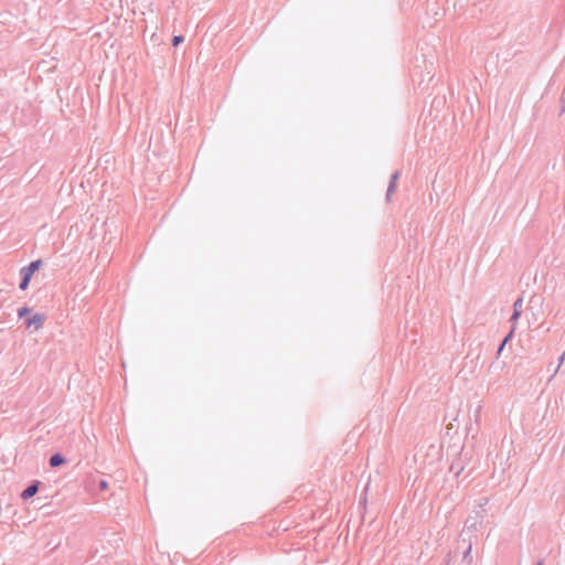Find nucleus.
Here are the masks:
<instances>
[{"mask_svg":"<svg viewBox=\"0 0 565 565\" xmlns=\"http://www.w3.org/2000/svg\"><path fill=\"white\" fill-rule=\"evenodd\" d=\"M487 504L488 499H483L482 502H479L475 507L472 513L467 518L465 522V526L468 531L477 532L481 529L487 515Z\"/></svg>","mask_w":565,"mask_h":565,"instance_id":"nucleus-1","label":"nucleus"},{"mask_svg":"<svg viewBox=\"0 0 565 565\" xmlns=\"http://www.w3.org/2000/svg\"><path fill=\"white\" fill-rule=\"evenodd\" d=\"M42 266V260L36 259L31 262L28 266H24L20 270L21 281L19 288L25 290L29 287L30 280L33 274Z\"/></svg>","mask_w":565,"mask_h":565,"instance_id":"nucleus-2","label":"nucleus"},{"mask_svg":"<svg viewBox=\"0 0 565 565\" xmlns=\"http://www.w3.org/2000/svg\"><path fill=\"white\" fill-rule=\"evenodd\" d=\"M44 319H45L44 315L35 313L33 317L25 319L24 324L26 328H30L33 326L35 328V330H39L40 328H42Z\"/></svg>","mask_w":565,"mask_h":565,"instance_id":"nucleus-3","label":"nucleus"},{"mask_svg":"<svg viewBox=\"0 0 565 565\" xmlns=\"http://www.w3.org/2000/svg\"><path fill=\"white\" fill-rule=\"evenodd\" d=\"M39 487H40V481L35 480L33 481L32 483H30L21 493V498L23 500H29L31 499L32 497H34L36 494V492L39 491Z\"/></svg>","mask_w":565,"mask_h":565,"instance_id":"nucleus-4","label":"nucleus"},{"mask_svg":"<svg viewBox=\"0 0 565 565\" xmlns=\"http://www.w3.org/2000/svg\"><path fill=\"white\" fill-rule=\"evenodd\" d=\"M399 175H401L399 171H395L391 175V180H390L387 191H386V201H391V196L393 195V193L396 190V184H397V180H398Z\"/></svg>","mask_w":565,"mask_h":565,"instance_id":"nucleus-5","label":"nucleus"},{"mask_svg":"<svg viewBox=\"0 0 565 565\" xmlns=\"http://www.w3.org/2000/svg\"><path fill=\"white\" fill-rule=\"evenodd\" d=\"M49 462L52 468H56L65 462V458L61 454L57 452V454H54L51 456Z\"/></svg>","mask_w":565,"mask_h":565,"instance_id":"nucleus-6","label":"nucleus"},{"mask_svg":"<svg viewBox=\"0 0 565 565\" xmlns=\"http://www.w3.org/2000/svg\"><path fill=\"white\" fill-rule=\"evenodd\" d=\"M515 331V327L513 326L512 329L510 330V332L504 337V339L502 340L501 344L499 345L498 348V351H497V355L499 356L502 351L504 350V347L505 344L511 341V339L513 338V333Z\"/></svg>","mask_w":565,"mask_h":565,"instance_id":"nucleus-7","label":"nucleus"},{"mask_svg":"<svg viewBox=\"0 0 565 565\" xmlns=\"http://www.w3.org/2000/svg\"><path fill=\"white\" fill-rule=\"evenodd\" d=\"M462 470H463V467L460 463L454 462L450 466V471L454 472L456 477H458Z\"/></svg>","mask_w":565,"mask_h":565,"instance_id":"nucleus-8","label":"nucleus"},{"mask_svg":"<svg viewBox=\"0 0 565 565\" xmlns=\"http://www.w3.org/2000/svg\"><path fill=\"white\" fill-rule=\"evenodd\" d=\"M523 298L519 297L513 303V311L522 313Z\"/></svg>","mask_w":565,"mask_h":565,"instance_id":"nucleus-9","label":"nucleus"},{"mask_svg":"<svg viewBox=\"0 0 565 565\" xmlns=\"http://www.w3.org/2000/svg\"><path fill=\"white\" fill-rule=\"evenodd\" d=\"M30 313V309L28 307H22L18 310V317L19 318H23L25 317L26 315Z\"/></svg>","mask_w":565,"mask_h":565,"instance_id":"nucleus-10","label":"nucleus"},{"mask_svg":"<svg viewBox=\"0 0 565 565\" xmlns=\"http://www.w3.org/2000/svg\"><path fill=\"white\" fill-rule=\"evenodd\" d=\"M184 38L182 35H174L172 38V45L178 46L180 43H182Z\"/></svg>","mask_w":565,"mask_h":565,"instance_id":"nucleus-11","label":"nucleus"},{"mask_svg":"<svg viewBox=\"0 0 565 565\" xmlns=\"http://www.w3.org/2000/svg\"><path fill=\"white\" fill-rule=\"evenodd\" d=\"M471 548H472V545H471V542L469 541L467 548L463 551V559H467L470 556Z\"/></svg>","mask_w":565,"mask_h":565,"instance_id":"nucleus-12","label":"nucleus"},{"mask_svg":"<svg viewBox=\"0 0 565 565\" xmlns=\"http://www.w3.org/2000/svg\"><path fill=\"white\" fill-rule=\"evenodd\" d=\"M98 488H99V490H100V491H104V490L108 489V483H107V481H106V480H100V481L98 482Z\"/></svg>","mask_w":565,"mask_h":565,"instance_id":"nucleus-13","label":"nucleus"},{"mask_svg":"<svg viewBox=\"0 0 565 565\" xmlns=\"http://www.w3.org/2000/svg\"><path fill=\"white\" fill-rule=\"evenodd\" d=\"M520 316H521V312L513 311V313L510 318V321L515 323L518 321V319L520 318Z\"/></svg>","mask_w":565,"mask_h":565,"instance_id":"nucleus-14","label":"nucleus"},{"mask_svg":"<svg viewBox=\"0 0 565 565\" xmlns=\"http://www.w3.org/2000/svg\"><path fill=\"white\" fill-rule=\"evenodd\" d=\"M564 360H565V351L562 353V355L559 358V363H562Z\"/></svg>","mask_w":565,"mask_h":565,"instance_id":"nucleus-15","label":"nucleus"},{"mask_svg":"<svg viewBox=\"0 0 565 565\" xmlns=\"http://www.w3.org/2000/svg\"><path fill=\"white\" fill-rule=\"evenodd\" d=\"M536 565H543V561H540Z\"/></svg>","mask_w":565,"mask_h":565,"instance_id":"nucleus-16","label":"nucleus"}]
</instances>
